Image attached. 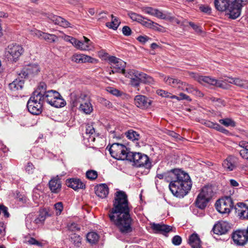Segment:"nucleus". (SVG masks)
Listing matches in <instances>:
<instances>
[{
  "instance_id": "1",
  "label": "nucleus",
  "mask_w": 248,
  "mask_h": 248,
  "mask_svg": "<svg viewBox=\"0 0 248 248\" xmlns=\"http://www.w3.org/2000/svg\"><path fill=\"white\" fill-rule=\"evenodd\" d=\"M131 208L126 193L121 190L116 191L112 201V207L109 210L108 215L110 222L122 234H128L133 231Z\"/></svg>"
},
{
  "instance_id": "2",
  "label": "nucleus",
  "mask_w": 248,
  "mask_h": 248,
  "mask_svg": "<svg viewBox=\"0 0 248 248\" xmlns=\"http://www.w3.org/2000/svg\"><path fill=\"white\" fill-rule=\"evenodd\" d=\"M156 177L169 182L170 190L177 198H183L191 189L192 182L189 175L179 170L157 173Z\"/></svg>"
},
{
  "instance_id": "3",
  "label": "nucleus",
  "mask_w": 248,
  "mask_h": 248,
  "mask_svg": "<svg viewBox=\"0 0 248 248\" xmlns=\"http://www.w3.org/2000/svg\"><path fill=\"white\" fill-rule=\"evenodd\" d=\"M248 0H215V6L218 11L228 12L230 17L235 19L240 16L242 7Z\"/></svg>"
},
{
  "instance_id": "4",
  "label": "nucleus",
  "mask_w": 248,
  "mask_h": 248,
  "mask_svg": "<svg viewBox=\"0 0 248 248\" xmlns=\"http://www.w3.org/2000/svg\"><path fill=\"white\" fill-rule=\"evenodd\" d=\"M107 147L109 154L113 158L118 160H127L131 153L129 148L124 145L119 143H113Z\"/></svg>"
},
{
  "instance_id": "5",
  "label": "nucleus",
  "mask_w": 248,
  "mask_h": 248,
  "mask_svg": "<svg viewBox=\"0 0 248 248\" xmlns=\"http://www.w3.org/2000/svg\"><path fill=\"white\" fill-rule=\"evenodd\" d=\"M214 195V192L211 186H204L197 197L195 202L196 206L201 209H205Z\"/></svg>"
},
{
  "instance_id": "6",
  "label": "nucleus",
  "mask_w": 248,
  "mask_h": 248,
  "mask_svg": "<svg viewBox=\"0 0 248 248\" xmlns=\"http://www.w3.org/2000/svg\"><path fill=\"white\" fill-rule=\"evenodd\" d=\"M43 104L39 93L34 91L27 102V107L31 114L37 115L42 112Z\"/></svg>"
},
{
  "instance_id": "7",
  "label": "nucleus",
  "mask_w": 248,
  "mask_h": 248,
  "mask_svg": "<svg viewBox=\"0 0 248 248\" xmlns=\"http://www.w3.org/2000/svg\"><path fill=\"white\" fill-rule=\"evenodd\" d=\"M128 161L133 162V165L140 168L150 169L152 167L149 157L145 154L140 152H131Z\"/></svg>"
},
{
  "instance_id": "8",
  "label": "nucleus",
  "mask_w": 248,
  "mask_h": 248,
  "mask_svg": "<svg viewBox=\"0 0 248 248\" xmlns=\"http://www.w3.org/2000/svg\"><path fill=\"white\" fill-rule=\"evenodd\" d=\"M215 205L217 210L222 214L228 215L234 207L233 200L229 196L218 199Z\"/></svg>"
},
{
  "instance_id": "9",
  "label": "nucleus",
  "mask_w": 248,
  "mask_h": 248,
  "mask_svg": "<svg viewBox=\"0 0 248 248\" xmlns=\"http://www.w3.org/2000/svg\"><path fill=\"white\" fill-rule=\"evenodd\" d=\"M24 49L21 46L17 44L9 45L6 49L5 55L8 59L16 62L23 54Z\"/></svg>"
},
{
  "instance_id": "10",
  "label": "nucleus",
  "mask_w": 248,
  "mask_h": 248,
  "mask_svg": "<svg viewBox=\"0 0 248 248\" xmlns=\"http://www.w3.org/2000/svg\"><path fill=\"white\" fill-rule=\"evenodd\" d=\"M232 237L235 244L244 246L248 241V226L246 230H238L234 232Z\"/></svg>"
},
{
  "instance_id": "11",
  "label": "nucleus",
  "mask_w": 248,
  "mask_h": 248,
  "mask_svg": "<svg viewBox=\"0 0 248 248\" xmlns=\"http://www.w3.org/2000/svg\"><path fill=\"white\" fill-rule=\"evenodd\" d=\"M39 72L40 68L37 64H30L22 69L18 76L21 78H26L36 75Z\"/></svg>"
},
{
  "instance_id": "12",
  "label": "nucleus",
  "mask_w": 248,
  "mask_h": 248,
  "mask_svg": "<svg viewBox=\"0 0 248 248\" xmlns=\"http://www.w3.org/2000/svg\"><path fill=\"white\" fill-rule=\"evenodd\" d=\"M108 60L112 65L111 68H112V73H122L124 71L126 65V63L124 61L113 56L109 57Z\"/></svg>"
},
{
  "instance_id": "13",
  "label": "nucleus",
  "mask_w": 248,
  "mask_h": 248,
  "mask_svg": "<svg viewBox=\"0 0 248 248\" xmlns=\"http://www.w3.org/2000/svg\"><path fill=\"white\" fill-rule=\"evenodd\" d=\"M238 163V158L234 155H229L222 163V167L227 171H232L235 169Z\"/></svg>"
},
{
  "instance_id": "14",
  "label": "nucleus",
  "mask_w": 248,
  "mask_h": 248,
  "mask_svg": "<svg viewBox=\"0 0 248 248\" xmlns=\"http://www.w3.org/2000/svg\"><path fill=\"white\" fill-rule=\"evenodd\" d=\"M230 229L229 223L226 221H218L214 225L212 231L216 234L222 235L227 233Z\"/></svg>"
},
{
  "instance_id": "15",
  "label": "nucleus",
  "mask_w": 248,
  "mask_h": 248,
  "mask_svg": "<svg viewBox=\"0 0 248 248\" xmlns=\"http://www.w3.org/2000/svg\"><path fill=\"white\" fill-rule=\"evenodd\" d=\"M135 104L136 106L141 109H146L149 108L152 103V101L145 95H137L135 96Z\"/></svg>"
},
{
  "instance_id": "16",
  "label": "nucleus",
  "mask_w": 248,
  "mask_h": 248,
  "mask_svg": "<svg viewBox=\"0 0 248 248\" xmlns=\"http://www.w3.org/2000/svg\"><path fill=\"white\" fill-rule=\"evenodd\" d=\"M48 186L51 192L58 194L62 190V182L58 175L52 177L49 181Z\"/></svg>"
},
{
  "instance_id": "17",
  "label": "nucleus",
  "mask_w": 248,
  "mask_h": 248,
  "mask_svg": "<svg viewBox=\"0 0 248 248\" xmlns=\"http://www.w3.org/2000/svg\"><path fill=\"white\" fill-rule=\"evenodd\" d=\"M237 217L241 219H248V205L243 202H238L234 206Z\"/></svg>"
},
{
  "instance_id": "18",
  "label": "nucleus",
  "mask_w": 248,
  "mask_h": 248,
  "mask_svg": "<svg viewBox=\"0 0 248 248\" xmlns=\"http://www.w3.org/2000/svg\"><path fill=\"white\" fill-rule=\"evenodd\" d=\"M38 93H39V95L41 97L43 102L44 103L46 102L50 105L51 104L53 103L57 95L58 96H60L59 93L53 90L48 91L45 93H43L40 92H38Z\"/></svg>"
},
{
  "instance_id": "19",
  "label": "nucleus",
  "mask_w": 248,
  "mask_h": 248,
  "mask_svg": "<svg viewBox=\"0 0 248 248\" xmlns=\"http://www.w3.org/2000/svg\"><path fill=\"white\" fill-rule=\"evenodd\" d=\"M66 185L75 190L85 188V185L79 179L70 178L66 181Z\"/></svg>"
},
{
  "instance_id": "20",
  "label": "nucleus",
  "mask_w": 248,
  "mask_h": 248,
  "mask_svg": "<svg viewBox=\"0 0 248 248\" xmlns=\"http://www.w3.org/2000/svg\"><path fill=\"white\" fill-rule=\"evenodd\" d=\"M164 81L166 84L173 88H177L180 90H184V86L186 85V82H184L178 78L170 77L165 78Z\"/></svg>"
},
{
  "instance_id": "21",
  "label": "nucleus",
  "mask_w": 248,
  "mask_h": 248,
  "mask_svg": "<svg viewBox=\"0 0 248 248\" xmlns=\"http://www.w3.org/2000/svg\"><path fill=\"white\" fill-rule=\"evenodd\" d=\"M48 17L55 24L58 25L64 28H67L70 27V23L61 16L50 14L49 15Z\"/></svg>"
},
{
  "instance_id": "22",
  "label": "nucleus",
  "mask_w": 248,
  "mask_h": 248,
  "mask_svg": "<svg viewBox=\"0 0 248 248\" xmlns=\"http://www.w3.org/2000/svg\"><path fill=\"white\" fill-rule=\"evenodd\" d=\"M198 81L202 84L203 83H206L218 87H222L223 86V83L221 81L207 76H200L198 78Z\"/></svg>"
},
{
  "instance_id": "23",
  "label": "nucleus",
  "mask_w": 248,
  "mask_h": 248,
  "mask_svg": "<svg viewBox=\"0 0 248 248\" xmlns=\"http://www.w3.org/2000/svg\"><path fill=\"white\" fill-rule=\"evenodd\" d=\"M95 193L98 197L103 199L108 195L109 188L106 184H101L95 187Z\"/></svg>"
},
{
  "instance_id": "24",
  "label": "nucleus",
  "mask_w": 248,
  "mask_h": 248,
  "mask_svg": "<svg viewBox=\"0 0 248 248\" xmlns=\"http://www.w3.org/2000/svg\"><path fill=\"white\" fill-rule=\"evenodd\" d=\"M35 35L48 43H54L58 40V37L55 35L44 32L39 30L36 31Z\"/></svg>"
},
{
  "instance_id": "25",
  "label": "nucleus",
  "mask_w": 248,
  "mask_h": 248,
  "mask_svg": "<svg viewBox=\"0 0 248 248\" xmlns=\"http://www.w3.org/2000/svg\"><path fill=\"white\" fill-rule=\"evenodd\" d=\"M19 77L15 79L12 83L9 84V88L11 91L16 92L19 90H22L24 85V80Z\"/></svg>"
},
{
  "instance_id": "26",
  "label": "nucleus",
  "mask_w": 248,
  "mask_h": 248,
  "mask_svg": "<svg viewBox=\"0 0 248 248\" xmlns=\"http://www.w3.org/2000/svg\"><path fill=\"white\" fill-rule=\"evenodd\" d=\"M188 244L192 248L201 247V241L199 235L195 233L190 235L188 238Z\"/></svg>"
},
{
  "instance_id": "27",
  "label": "nucleus",
  "mask_w": 248,
  "mask_h": 248,
  "mask_svg": "<svg viewBox=\"0 0 248 248\" xmlns=\"http://www.w3.org/2000/svg\"><path fill=\"white\" fill-rule=\"evenodd\" d=\"M227 81L230 83L234 84L241 88L248 89V81L247 80L240 78H229V79Z\"/></svg>"
},
{
  "instance_id": "28",
  "label": "nucleus",
  "mask_w": 248,
  "mask_h": 248,
  "mask_svg": "<svg viewBox=\"0 0 248 248\" xmlns=\"http://www.w3.org/2000/svg\"><path fill=\"white\" fill-rule=\"evenodd\" d=\"M51 215L49 214L48 210L46 208L40 209L38 217L35 219L34 222L35 224H43L46 218Z\"/></svg>"
},
{
  "instance_id": "29",
  "label": "nucleus",
  "mask_w": 248,
  "mask_h": 248,
  "mask_svg": "<svg viewBox=\"0 0 248 248\" xmlns=\"http://www.w3.org/2000/svg\"><path fill=\"white\" fill-rule=\"evenodd\" d=\"M152 229L156 232L163 233L169 232L172 230V228L167 225L154 223Z\"/></svg>"
},
{
  "instance_id": "30",
  "label": "nucleus",
  "mask_w": 248,
  "mask_h": 248,
  "mask_svg": "<svg viewBox=\"0 0 248 248\" xmlns=\"http://www.w3.org/2000/svg\"><path fill=\"white\" fill-rule=\"evenodd\" d=\"M99 236L98 234L96 232H93L88 233L86 235L87 241L92 245L96 244L99 240Z\"/></svg>"
},
{
  "instance_id": "31",
  "label": "nucleus",
  "mask_w": 248,
  "mask_h": 248,
  "mask_svg": "<svg viewBox=\"0 0 248 248\" xmlns=\"http://www.w3.org/2000/svg\"><path fill=\"white\" fill-rule=\"evenodd\" d=\"M79 109L86 114H90L93 110V106L89 101H86L81 103Z\"/></svg>"
},
{
  "instance_id": "32",
  "label": "nucleus",
  "mask_w": 248,
  "mask_h": 248,
  "mask_svg": "<svg viewBox=\"0 0 248 248\" xmlns=\"http://www.w3.org/2000/svg\"><path fill=\"white\" fill-rule=\"evenodd\" d=\"M112 21L110 22L106 23V26L109 29H112L114 30H116L119 27L120 21L118 20V18L114 16L113 15H111Z\"/></svg>"
},
{
  "instance_id": "33",
  "label": "nucleus",
  "mask_w": 248,
  "mask_h": 248,
  "mask_svg": "<svg viewBox=\"0 0 248 248\" xmlns=\"http://www.w3.org/2000/svg\"><path fill=\"white\" fill-rule=\"evenodd\" d=\"M139 76L141 82L144 84H151L154 82L153 78L144 73L139 72Z\"/></svg>"
},
{
  "instance_id": "34",
  "label": "nucleus",
  "mask_w": 248,
  "mask_h": 248,
  "mask_svg": "<svg viewBox=\"0 0 248 248\" xmlns=\"http://www.w3.org/2000/svg\"><path fill=\"white\" fill-rule=\"evenodd\" d=\"M66 105L65 101L60 96H56V98H55L54 101L52 104H51V106L55 108H61L64 107Z\"/></svg>"
},
{
  "instance_id": "35",
  "label": "nucleus",
  "mask_w": 248,
  "mask_h": 248,
  "mask_svg": "<svg viewBox=\"0 0 248 248\" xmlns=\"http://www.w3.org/2000/svg\"><path fill=\"white\" fill-rule=\"evenodd\" d=\"M81 237L76 233H73L71 235L70 240L71 242L76 247H79L81 245Z\"/></svg>"
},
{
  "instance_id": "36",
  "label": "nucleus",
  "mask_w": 248,
  "mask_h": 248,
  "mask_svg": "<svg viewBox=\"0 0 248 248\" xmlns=\"http://www.w3.org/2000/svg\"><path fill=\"white\" fill-rule=\"evenodd\" d=\"M14 196L16 201L22 204L26 203L29 200L24 194L20 193L18 191H16L14 193Z\"/></svg>"
},
{
  "instance_id": "37",
  "label": "nucleus",
  "mask_w": 248,
  "mask_h": 248,
  "mask_svg": "<svg viewBox=\"0 0 248 248\" xmlns=\"http://www.w3.org/2000/svg\"><path fill=\"white\" fill-rule=\"evenodd\" d=\"M86 133L89 134V138L92 139L93 141L95 140L94 135H95V129L93 126V124H88L86 126Z\"/></svg>"
},
{
  "instance_id": "38",
  "label": "nucleus",
  "mask_w": 248,
  "mask_h": 248,
  "mask_svg": "<svg viewBox=\"0 0 248 248\" xmlns=\"http://www.w3.org/2000/svg\"><path fill=\"white\" fill-rule=\"evenodd\" d=\"M126 137L133 141L138 140L140 138V134L133 130H129L125 133Z\"/></svg>"
},
{
  "instance_id": "39",
  "label": "nucleus",
  "mask_w": 248,
  "mask_h": 248,
  "mask_svg": "<svg viewBox=\"0 0 248 248\" xmlns=\"http://www.w3.org/2000/svg\"><path fill=\"white\" fill-rule=\"evenodd\" d=\"M122 74H123L126 78H129L131 80L136 76H139V71L134 69H130L126 71L124 69Z\"/></svg>"
},
{
  "instance_id": "40",
  "label": "nucleus",
  "mask_w": 248,
  "mask_h": 248,
  "mask_svg": "<svg viewBox=\"0 0 248 248\" xmlns=\"http://www.w3.org/2000/svg\"><path fill=\"white\" fill-rule=\"evenodd\" d=\"M218 122L220 124L226 127L231 126L234 127L236 126V123L233 120L229 118L220 119Z\"/></svg>"
},
{
  "instance_id": "41",
  "label": "nucleus",
  "mask_w": 248,
  "mask_h": 248,
  "mask_svg": "<svg viewBox=\"0 0 248 248\" xmlns=\"http://www.w3.org/2000/svg\"><path fill=\"white\" fill-rule=\"evenodd\" d=\"M86 177L90 180H95L98 176L97 172L95 170H89L86 172Z\"/></svg>"
},
{
  "instance_id": "42",
  "label": "nucleus",
  "mask_w": 248,
  "mask_h": 248,
  "mask_svg": "<svg viewBox=\"0 0 248 248\" xmlns=\"http://www.w3.org/2000/svg\"><path fill=\"white\" fill-rule=\"evenodd\" d=\"M141 82L139 76H136L135 78L130 80V84L131 86L135 88L138 87Z\"/></svg>"
},
{
  "instance_id": "43",
  "label": "nucleus",
  "mask_w": 248,
  "mask_h": 248,
  "mask_svg": "<svg viewBox=\"0 0 248 248\" xmlns=\"http://www.w3.org/2000/svg\"><path fill=\"white\" fill-rule=\"evenodd\" d=\"M54 208L56 211V215H60L63 209L62 202H60L54 204Z\"/></svg>"
},
{
  "instance_id": "44",
  "label": "nucleus",
  "mask_w": 248,
  "mask_h": 248,
  "mask_svg": "<svg viewBox=\"0 0 248 248\" xmlns=\"http://www.w3.org/2000/svg\"><path fill=\"white\" fill-rule=\"evenodd\" d=\"M107 91L108 92L116 96H120L122 94V93L120 91L113 87H108Z\"/></svg>"
},
{
  "instance_id": "45",
  "label": "nucleus",
  "mask_w": 248,
  "mask_h": 248,
  "mask_svg": "<svg viewBox=\"0 0 248 248\" xmlns=\"http://www.w3.org/2000/svg\"><path fill=\"white\" fill-rule=\"evenodd\" d=\"M204 124L206 126H207L209 128H213L216 130L219 125L218 124H217V123H213L210 121H206L204 122Z\"/></svg>"
},
{
  "instance_id": "46",
  "label": "nucleus",
  "mask_w": 248,
  "mask_h": 248,
  "mask_svg": "<svg viewBox=\"0 0 248 248\" xmlns=\"http://www.w3.org/2000/svg\"><path fill=\"white\" fill-rule=\"evenodd\" d=\"M152 21V20L142 16L141 20H140L139 23H140L143 26L150 28Z\"/></svg>"
},
{
  "instance_id": "47",
  "label": "nucleus",
  "mask_w": 248,
  "mask_h": 248,
  "mask_svg": "<svg viewBox=\"0 0 248 248\" xmlns=\"http://www.w3.org/2000/svg\"><path fill=\"white\" fill-rule=\"evenodd\" d=\"M129 16L132 20L137 21L139 23L142 17L141 15L132 12L129 14Z\"/></svg>"
},
{
  "instance_id": "48",
  "label": "nucleus",
  "mask_w": 248,
  "mask_h": 248,
  "mask_svg": "<svg viewBox=\"0 0 248 248\" xmlns=\"http://www.w3.org/2000/svg\"><path fill=\"white\" fill-rule=\"evenodd\" d=\"M95 59L90 56L82 54L81 63L86 62L93 63Z\"/></svg>"
},
{
  "instance_id": "49",
  "label": "nucleus",
  "mask_w": 248,
  "mask_h": 248,
  "mask_svg": "<svg viewBox=\"0 0 248 248\" xmlns=\"http://www.w3.org/2000/svg\"><path fill=\"white\" fill-rule=\"evenodd\" d=\"M196 88H194L193 86L186 83V85L184 86V90L183 91H186L188 93H195Z\"/></svg>"
},
{
  "instance_id": "50",
  "label": "nucleus",
  "mask_w": 248,
  "mask_h": 248,
  "mask_svg": "<svg viewBox=\"0 0 248 248\" xmlns=\"http://www.w3.org/2000/svg\"><path fill=\"white\" fill-rule=\"evenodd\" d=\"M156 93L163 97H166L169 98L170 96V95L171 94L170 93H169L166 91L163 90H157L156 92Z\"/></svg>"
},
{
  "instance_id": "51",
  "label": "nucleus",
  "mask_w": 248,
  "mask_h": 248,
  "mask_svg": "<svg viewBox=\"0 0 248 248\" xmlns=\"http://www.w3.org/2000/svg\"><path fill=\"white\" fill-rule=\"evenodd\" d=\"M172 243L175 246H179L182 243V238L179 235H175L172 238Z\"/></svg>"
},
{
  "instance_id": "52",
  "label": "nucleus",
  "mask_w": 248,
  "mask_h": 248,
  "mask_svg": "<svg viewBox=\"0 0 248 248\" xmlns=\"http://www.w3.org/2000/svg\"><path fill=\"white\" fill-rule=\"evenodd\" d=\"M123 34L126 36H129L132 34V31L130 28L127 26H124L122 29Z\"/></svg>"
},
{
  "instance_id": "53",
  "label": "nucleus",
  "mask_w": 248,
  "mask_h": 248,
  "mask_svg": "<svg viewBox=\"0 0 248 248\" xmlns=\"http://www.w3.org/2000/svg\"><path fill=\"white\" fill-rule=\"evenodd\" d=\"M35 168L33 164L30 162L27 163V165L25 168L26 171L29 174H32L34 171Z\"/></svg>"
},
{
  "instance_id": "54",
  "label": "nucleus",
  "mask_w": 248,
  "mask_h": 248,
  "mask_svg": "<svg viewBox=\"0 0 248 248\" xmlns=\"http://www.w3.org/2000/svg\"><path fill=\"white\" fill-rule=\"evenodd\" d=\"M200 10L202 12L208 14H210L212 11V9L210 6L204 5H202L200 7Z\"/></svg>"
},
{
  "instance_id": "55",
  "label": "nucleus",
  "mask_w": 248,
  "mask_h": 248,
  "mask_svg": "<svg viewBox=\"0 0 248 248\" xmlns=\"http://www.w3.org/2000/svg\"><path fill=\"white\" fill-rule=\"evenodd\" d=\"M1 213L3 214L4 217L6 218H8L10 217V214L8 211V208L3 204H1L0 213Z\"/></svg>"
},
{
  "instance_id": "56",
  "label": "nucleus",
  "mask_w": 248,
  "mask_h": 248,
  "mask_svg": "<svg viewBox=\"0 0 248 248\" xmlns=\"http://www.w3.org/2000/svg\"><path fill=\"white\" fill-rule=\"evenodd\" d=\"M27 241L30 245H36L38 246H42L41 242H39L33 237H29L28 240H27Z\"/></svg>"
},
{
  "instance_id": "57",
  "label": "nucleus",
  "mask_w": 248,
  "mask_h": 248,
  "mask_svg": "<svg viewBox=\"0 0 248 248\" xmlns=\"http://www.w3.org/2000/svg\"><path fill=\"white\" fill-rule=\"evenodd\" d=\"M100 103L104 106L108 108H110L112 107V103L107 99L104 98H101L100 99Z\"/></svg>"
},
{
  "instance_id": "58",
  "label": "nucleus",
  "mask_w": 248,
  "mask_h": 248,
  "mask_svg": "<svg viewBox=\"0 0 248 248\" xmlns=\"http://www.w3.org/2000/svg\"><path fill=\"white\" fill-rule=\"evenodd\" d=\"M35 91H38V92L42 93H45L47 92L46 91V85L45 83H41L39 86L38 87L37 89Z\"/></svg>"
},
{
  "instance_id": "59",
  "label": "nucleus",
  "mask_w": 248,
  "mask_h": 248,
  "mask_svg": "<svg viewBox=\"0 0 248 248\" xmlns=\"http://www.w3.org/2000/svg\"><path fill=\"white\" fill-rule=\"evenodd\" d=\"M82 54H75L72 57V61L76 63H81Z\"/></svg>"
},
{
  "instance_id": "60",
  "label": "nucleus",
  "mask_w": 248,
  "mask_h": 248,
  "mask_svg": "<svg viewBox=\"0 0 248 248\" xmlns=\"http://www.w3.org/2000/svg\"><path fill=\"white\" fill-rule=\"evenodd\" d=\"M153 16L161 19H164L166 17V15L165 14H164L161 11L156 9H155Z\"/></svg>"
},
{
  "instance_id": "61",
  "label": "nucleus",
  "mask_w": 248,
  "mask_h": 248,
  "mask_svg": "<svg viewBox=\"0 0 248 248\" xmlns=\"http://www.w3.org/2000/svg\"><path fill=\"white\" fill-rule=\"evenodd\" d=\"M89 46L88 45H85V43L81 41V43H78V45L77 47V48L81 50H87L89 49Z\"/></svg>"
},
{
  "instance_id": "62",
  "label": "nucleus",
  "mask_w": 248,
  "mask_h": 248,
  "mask_svg": "<svg viewBox=\"0 0 248 248\" xmlns=\"http://www.w3.org/2000/svg\"><path fill=\"white\" fill-rule=\"evenodd\" d=\"M68 229L69 230L74 232L76 231H79L80 230V227L77 223L73 222L68 226Z\"/></svg>"
},
{
  "instance_id": "63",
  "label": "nucleus",
  "mask_w": 248,
  "mask_h": 248,
  "mask_svg": "<svg viewBox=\"0 0 248 248\" xmlns=\"http://www.w3.org/2000/svg\"><path fill=\"white\" fill-rule=\"evenodd\" d=\"M239 155L241 157L248 161V151L244 149L239 151Z\"/></svg>"
},
{
  "instance_id": "64",
  "label": "nucleus",
  "mask_w": 248,
  "mask_h": 248,
  "mask_svg": "<svg viewBox=\"0 0 248 248\" xmlns=\"http://www.w3.org/2000/svg\"><path fill=\"white\" fill-rule=\"evenodd\" d=\"M150 38L147 36H140L137 38V40L140 42L145 44L146 42H147Z\"/></svg>"
}]
</instances>
